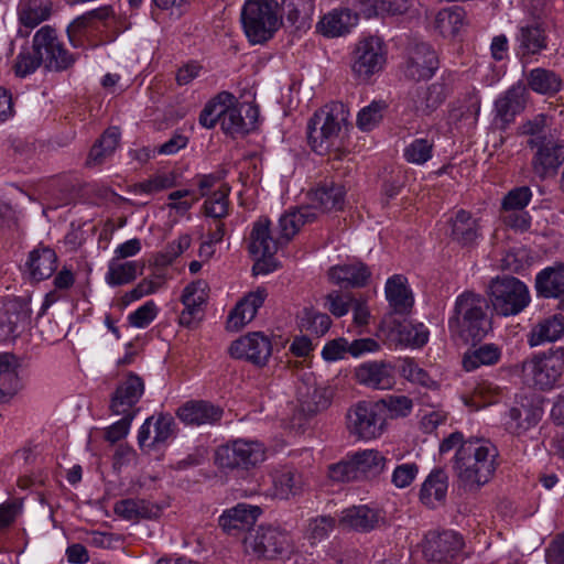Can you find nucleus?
Returning <instances> with one entry per match:
<instances>
[{
  "label": "nucleus",
  "mask_w": 564,
  "mask_h": 564,
  "mask_svg": "<svg viewBox=\"0 0 564 564\" xmlns=\"http://www.w3.org/2000/svg\"><path fill=\"white\" fill-rule=\"evenodd\" d=\"M358 23V13L350 9H334L325 14L316 28L321 34L327 37L343 36L351 31Z\"/></svg>",
  "instance_id": "obj_29"
},
{
  "label": "nucleus",
  "mask_w": 564,
  "mask_h": 564,
  "mask_svg": "<svg viewBox=\"0 0 564 564\" xmlns=\"http://www.w3.org/2000/svg\"><path fill=\"white\" fill-rule=\"evenodd\" d=\"M377 403L383 415L390 419L405 417L410 415L413 410V401L408 395L402 394H388L379 400Z\"/></svg>",
  "instance_id": "obj_53"
},
{
  "label": "nucleus",
  "mask_w": 564,
  "mask_h": 564,
  "mask_svg": "<svg viewBox=\"0 0 564 564\" xmlns=\"http://www.w3.org/2000/svg\"><path fill=\"white\" fill-rule=\"evenodd\" d=\"M485 306L480 295L471 292L460 294L448 319L449 332L466 343L481 340L490 328Z\"/></svg>",
  "instance_id": "obj_2"
},
{
  "label": "nucleus",
  "mask_w": 564,
  "mask_h": 564,
  "mask_svg": "<svg viewBox=\"0 0 564 564\" xmlns=\"http://www.w3.org/2000/svg\"><path fill=\"white\" fill-rule=\"evenodd\" d=\"M528 91L522 83L512 85L495 102L496 117L503 123L509 124L520 113L527 104Z\"/></svg>",
  "instance_id": "obj_27"
},
{
  "label": "nucleus",
  "mask_w": 564,
  "mask_h": 564,
  "mask_svg": "<svg viewBox=\"0 0 564 564\" xmlns=\"http://www.w3.org/2000/svg\"><path fill=\"white\" fill-rule=\"evenodd\" d=\"M328 476L337 482L360 480L352 455H348L345 459L330 465L328 467Z\"/></svg>",
  "instance_id": "obj_61"
},
{
  "label": "nucleus",
  "mask_w": 564,
  "mask_h": 564,
  "mask_svg": "<svg viewBox=\"0 0 564 564\" xmlns=\"http://www.w3.org/2000/svg\"><path fill=\"white\" fill-rule=\"evenodd\" d=\"M552 118L545 113H538L531 119H528L519 127L520 134L529 135L528 145L535 148L540 144L553 140L554 135L551 132Z\"/></svg>",
  "instance_id": "obj_42"
},
{
  "label": "nucleus",
  "mask_w": 564,
  "mask_h": 564,
  "mask_svg": "<svg viewBox=\"0 0 564 564\" xmlns=\"http://www.w3.org/2000/svg\"><path fill=\"white\" fill-rule=\"evenodd\" d=\"M336 525L335 518L330 516H318L307 523L305 538L312 546L324 541L333 532Z\"/></svg>",
  "instance_id": "obj_56"
},
{
  "label": "nucleus",
  "mask_w": 564,
  "mask_h": 564,
  "mask_svg": "<svg viewBox=\"0 0 564 564\" xmlns=\"http://www.w3.org/2000/svg\"><path fill=\"white\" fill-rule=\"evenodd\" d=\"M229 193L230 188L226 185H223L212 196L206 198L204 203L205 215L215 219H221L226 217L229 212Z\"/></svg>",
  "instance_id": "obj_58"
},
{
  "label": "nucleus",
  "mask_w": 564,
  "mask_h": 564,
  "mask_svg": "<svg viewBox=\"0 0 564 564\" xmlns=\"http://www.w3.org/2000/svg\"><path fill=\"white\" fill-rule=\"evenodd\" d=\"M387 62V51L383 41L377 36L360 40L352 52L351 70L360 82H368L380 73Z\"/></svg>",
  "instance_id": "obj_11"
},
{
  "label": "nucleus",
  "mask_w": 564,
  "mask_h": 564,
  "mask_svg": "<svg viewBox=\"0 0 564 564\" xmlns=\"http://www.w3.org/2000/svg\"><path fill=\"white\" fill-rule=\"evenodd\" d=\"M260 514L261 509L258 506L238 503L224 511L219 518V525L227 534L236 535L252 527Z\"/></svg>",
  "instance_id": "obj_25"
},
{
  "label": "nucleus",
  "mask_w": 564,
  "mask_h": 564,
  "mask_svg": "<svg viewBox=\"0 0 564 564\" xmlns=\"http://www.w3.org/2000/svg\"><path fill=\"white\" fill-rule=\"evenodd\" d=\"M348 110L341 102H332L317 111L308 122L307 139L312 150L325 155L340 147V132L348 120Z\"/></svg>",
  "instance_id": "obj_3"
},
{
  "label": "nucleus",
  "mask_w": 564,
  "mask_h": 564,
  "mask_svg": "<svg viewBox=\"0 0 564 564\" xmlns=\"http://www.w3.org/2000/svg\"><path fill=\"white\" fill-rule=\"evenodd\" d=\"M564 334V317L560 314L546 317L536 323L528 335L530 347L555 341Z\"/></svg>",
  "instance_id": "obj_38"
},
{
  "label": "nucleus",
  "mask_w": 564,
  "mask_h": 564,
  "mask_svg": "<svg viewBox=\"0 0 564 564\" xmlns=\"http://www.w3.org/2000/svg\"><path fill=\"white\" fill-rule=\"evenodd\" d=\"M163 286L160 276H148L142 279L132 290L123 296L126 303L138 301L147 295L156 293Z\"/></svg>",
  "instance_id": "obj_62"
},
{
  "label": "nucleus",
  "mask_w": 564,
  "mask_h": 564,
  "mask_svg": "<svg viewBox=\"0 0 564 564\" xmlns=\"http://www.w3.org/2000/svg\"><path fill=\"white\" fill-rule=\"evenodd\" d=\"M18 369L19 362L13 355H0V402L9 401L22 389Z\"/></svg>",
  "instance_id": "obj_35"
},
{
  "label": "nucleus",
  "mask_w": 564,
  "mask_h": 564,
  "mask_svg": "<svg viewBox=\"0 0 564 564\" xmlns=\"http://www.w3.org/2000/svg\"><path fill=\"white\" fill-rule=\"evenodd\" d=\"M175 185L176 175L174 172H159L148 180L133 184L131 192L134 195H153Z\"/></svg>",
  "instance_id": "obj_50"
},
{
  "label": "nucleus",
  "mask_w": 564,
  "mask_h": 564,
  "mask_svg": "<svg viewBox=\"0 0 564 564\" xmlns=\"http://www.w3.org/2000/svg\"><path fill=\"white\" fill-rule=\"evenodd\" d=\"M316 218L317 214L314 212V207L301 206L286 210L281 215L278 224L281 241L284 245L288 243L304 225L314 221Z\"/></svg>",
  "instance_id": "obj_33"
},
{
  "label": "nucleus",
  "mask_w": 564,
  "mask_h": 564,
  "mask_svg": "<svg viewBox=\"0 0 564 564\" xmlns=\"http://www.w3.org/2000/svg\"><path fill=\"white\" fill-rule=\"evenodd\" d=\"M301 325L307 332L321 337L324 336L332 326V319L326 313L305 308L301 319Z\"/></svg>",
  "instance_id": "obj_59"
},
{
  "label": "nucleus",
  "mask_w": 564,
  "mask_h": 564,
  "mask_svg": "<svg viewBox=\"0 0 564 564\" xmlns=\"http://www.w3.org/2000/svg\"><path fill=\"white\" fill-rule=\"evenodd\" d=\"M258 109L251 105L236 106L235 101L224 107L221 129L229 134L247 133L254 128Z\"/></svg>",
  "instance_id": "obj_21"
},
{
  "label": "nucleus",
  "mask_w": 564,
  "mask_h": 564,
  "mask_svg": "<svg viewBox=\"0 0 564 564\" xmlns=\"http://www.w3.org/2000/svg\"><path fill=\"white\" fill-rule=\"evenodd\" d=\"M371 276L368 267L359 261L337 264L328 270L329 280L344 288H362Z\"/></svg>",
  "instance_id": "obj_30"
},
{
  "label": "nucleus",
  "mask_w": 564,
  "mask_h": 564,
  "mask_svg": "<svg viewBox=\"0 0 564 564\" xmlns=\"http://www.w3.org/2000/svg\"><path fill=\"white\" fill-rule=\"evenodd\" d=\"M177 417L186 425H205L218 423L224 414L221 408L204 400L187 401L178 408Z\"/></svg>",
  "instance_id": "obj_22"
},
{
  "label": "nucleus",
  "mask_w": 564,
  "mask_h": 564,
  "mask_svg": "<svg viewBox=\"0 0 564 564\" xmlns=\"http://www.w3.org/2000/svg\"><path fill=\"white\" fill-rule=\"evenodd\" d=\"M448 490V476L442 468L433 469L421 485L420 501L429 509L444 505Z\"/></svg>",
  "instance_id": "obj_28"
},
{
  "label": "nucleus",
  "mask_w": 564,
  "mask_h": 564,
  "mask_svg": "<svg viewBox=\"0 0 564 564\" xmlns=\"http://www.w3.org/2000/svg\"><path fill=\"white\" fill-rule=\"evenodd\" d=\"M32 48L41 56L48 70H64L74 63V57L58 40L56 30L44 25L33 36Z\"/></svg>",
  "instance_id": "obj_12"
},
{
  "label": "nucleus",
  "mask_w": 564,
  "mask_h": 564,
  "mask_svg": "<svg viewBox=\"0 0 564 564\" xmlns=\"http://www.w3.org/2000/svg\"><path fill=\"white\" fill-rule=\"evenodd\" d=\"M29 302L20 297L4 299L0 302V343L14 339L30 317Z\"/></svg>",
  "instance_id": "obj_16"
},
{
  "label": "nucleus",
  "mask_w": 564,
  "mask_h": 564,
  "mask_svg": "<svg viewBox=\"0 0 564 564\" xmlns=\"http://www.w3.org/2000/svg\"><path fill=\"white\" fill-rule=\"evenodd\" d=\"M543 410L539 404L521 403L518 406H513L508 412V429L517 434L521 435L534 427L542 419Z\"/></svg>",
  "instance_id": "obj_34"
},
{
  "label": "nucleus",
  "mask_w": 564,
  "mask_h": 564,
  "mask_svg": "<svg viewBox=\"0 0 564 564\" xmlns=\"http://www.w3.org/2000/svg\"><path fill=\"white\" fill-rule=\"evenodd\" d=\"M144 262L138 260H119L111 258L108 262L105 281L110 286H120L133 282L142 274Z\"/></svg>",
  "instance_id": "obj_36"
},
{
  "label": "nucleus",
  "mask_w": 564,
  "mask_h": 564,
  "mask_svg": "<svg viewBox=\"0 0 564 564\" xmlns=\"http://www.w3.org/2000/svg\"><path fill=\"white\" fill-rule=\"evenodd\" d=\"M303 486L301 474L292 470L278 473L273 478L274 496L280 499H289L297 495Z\"/></svg>",
  "instance_id": "obj_52"
},
{
  "label": "nucleus",
  "mask_w": 564,
  "mask_h": 564,
  "mask_svg": "<svg viewBox=\"0 0 564 564\" xmlns=\"http://www.w3.org/2000/svg\"><path fill=\"white\" fill-rule=\"evenodd\" d=\"M451 236L462 246L474 243L479 237V226L469 212L459 209L452 218Z\"/></svg>",
  "instance_id": "obj_43"
},
{
  "label": "nucleus",
  "mask_w": 564,
  "mask_h": 564,
  "mask_svg": "<svg viewBox=\"0 0 564 564\" xmlns=\"http://www.w3.org/2000/svg\"><path fill=\"white\" fill-rule=\"evenodd\" d=\"M466 25V11L459 6L442 9L435 18L436 29L445 36L457 34Z\"/></svg>",
  "instance_id": "obj_47"
},
{
  "label": "nucleus",
  "mask_w": 564,
  "mask_h": 564,
  "mask_svg": "<svg viewBox=\"0 0 564 564\" xmlns=\"http://www.w3.org/2000/svg\"><path fill=\"white\" fill-rule=\"evenodd\" d=\"M174 419L169 414H160L152 423L153 437L150 445L159 446L165 444L174 434Z\"/></svg>",
  "instance_id": "obj_63"
},
{
  "label": "nucleus",
  "mask_w": 564,
  "mask_h": 564,
  "mask_svg": "<svg viewBox=\"0 0 564 564\" xmlns=\"http://www.w3.org/2000/svg\"><path fill=\"white\" fill-rule=\"evenodd\" d=\"M528 87L540 95H555L562 88V79L554 70L536 67L527 75Z\"/></svg>",
  "instance_id": "obj_44"
},
{
  "label": "nucleus",
  "mask_w": 564,
  "mask_h": 564,
  "mask_svg": "<svg viewBox=\"0 0 564 564\" xmlns=\"http://www.w3.org/2000/svg\"><path fill=\"white\" fill-rule=\"evenodd\" d=\"M351 455L360 480L375 478L386 469L388 459L378 449H362Z\"/></svg>",
  "instance_id": "obj_39"
},
{
  "label": "nucleus",
  "mask_w": 564,
  "mask_h": 564,
  "mask_svg": "<svg viewBox=\"0 0 564 564\" xmlns=\"http://www.w3.org/2000/svg\"><path fill=\"white\" fill-rule=\"evenodd\" d=\"M229 354L236 359L264 367L272 355V343L262 332H251L232 341Z\"/></svg>",
  "instance_id": "obj_15"
},
{
  "label": "nucleus",
  "mask_w": 564,
  "mask_h": 564,
  "mask_svg": "<svg viewBox=\"0 0 564 564\" xmlns=\"http://www.w3.org/2000/svg\"><path fill=\"white\" fill-rule=\"evenodd\" d=\"M438 67L435 51L426 43L416 44L411 48L405 63L404 74L413 80L431 78Z\"/></svg>",
  "instance_id": "obj_19"
},
{
  "label": "nucleus",
  "mask_w": 564,
  "mask_h": 564,
  "mask_svg": "<svg viewBox=\"0 0 564 564\" xmlns=\"http://www.w3.org/2000/svg\"><path fill=\"white\" fill-rule=\"evenodd\" d=\"M333 399V391L328 387L306 386L305 391L299 389V403L301 410L307 414H316L326 410Z\"/></svg>",
  "instance_id": "obj_40"
},
{
  "label": "nucleus",
  "mask_w": 564,
  "mask_h": 564,
  "mask_svg": "<svg viewBox=\"0 0 564 564\" xmlns=\"http://www.w3.org/2000/svg\"><path fill=\"white\" fill-rule=\"evenodd\" d=\"M355 379L373 390H389L395 383L394 367L383 360L366 361L356 367Z\"/></svg>",
  "instance_id": "obj_18"
},
{
  "label": "nucleus",
  "mask_w": 564,
  "mask_h": 564,
  "mask_svg": "<svg viewBox=\"0 0 564 564\" xmlns=\"http://www.w3.org/2000/svg\"><path fill=\"white\" fill-rule=\"evenodd\" d=\"M408 9V0H362L360 13L369 19L384 13L402 14Z\"/></svg>",
  "instance_id": "obj_54"
},
{
  "label": "nucleus",
  "mask_w": 564,
  "mask_h": 564,
  "mask_svg": "<svg viewBox=\"0 0 564 564\" xmlns=\"http://www.w3.org/2000/svg\"><path fill=\"white\" fill-rule=\"evenodd\" d=\"M463 536L453 531H430L422 541L424 558L431 563L451 564L463 551Z\"/></svg>",
  "instance_id": "obj_13"
},
{
  "label": "nucleus",
  "mask_w": 564,
  "mask_h": 564,
  "mask_svg": "<svg viewBox=\"0 0 564 564\" xmlns=\"http://www.w3.org/2000/svg\"><path fill=\"white\" fill-rule=\"evenodd\" d=\"M283 245L280 236L278 238L272 236L270 219L268 217L258 218L252 224L248 245V250L256 260L253 272L256 274L273 272L278 267L274 254Z\"/></svg>",
  "instance_id": "obj_10"
},
{
  "label": "nucleus",
  "mask_w": 564,
  "mask_h": 564,
  "mask_svg": "<svg viewBox=\"0 0 564 564\" xmlns=\"http://www.w3.org/2000/svg\"><path fill=\"white\" fill-rule=\"evenodd\" d=\"M236 101L235 96L229 91H221L209 100L199 115V123L207 129L216 126L217 120L221 121L224 107L230 106Z\"/></svg>",
  "instance_id": "obj_48"
},
{
  "label": "nucleus",
  "mask_w": 564,
  "mask_h": 564,
  "mask_svg": "<svg viewBox=\"0 0 564 564\" xmlns=\"http://www.w3.org/2000/svg\"><path fill=\"white\" fill-rule=\"evenodd\" d=\"M119 129L116 127L107 129L100 139L90 149L86 164L88 166H97L102 164L106 159L112 155L119 144Z\"/></svg>",
  "instance_id": "obj_45"
},
{
  "label": "nucleus",
  "mask_w": 564,
  "mask_h": 564,
  "mask_svg": "<svg viewBox=\"0 0 564 564\" xmlns=\"http://www.w3.org/2000/svg\"><path fill=\"white\" fill-rule=\"evenodd\" d=\"M388 105L383 100H373L370 105L361 108L357 115V127L362 131H371L382 120Z\"/></svg>",
  "instance_id": "obj_57"
},
{
  "label": "nucleus",
  "mask_w": 564,
  "mask_h": 564,
  "mask_svg": "<svg viewBox=\"0 0 564 564\" xmlns=\"http://www.w3.org/2000/svg\"><path fill=\"white\" fill-rule=\"evenodd\" d=\"M535 289L544 297L564 295V265L549 267L538 273Z\"/></svg>",
  "instance_id": "obj_41"
},
{
  "label": "nucleus",
  "mask_w": 564,
  "mask_h": 564,
  "mask_svg": "<svg viewBox=\"0 0 564 564\" xmlns=\"http://www.w3.org/2000/svg\"><path fill=\"white\" fill-rule=\"evenodd\" d=\"M267 459V446L258 440L236 438L219 446L215 462L221 468L249 470Z\"/></svg>",
  "instance_id": "obj_8"
},
{
  "label": "nucleus",
  "mask_w": 564,
  "mask_h": 564,
  "mask_svg": "<svg viewBox=\"0 0 564 564\" xmlns=\"http://www.w3.org/2000/svg\"><path fill=\"white\" fill-rule=\"evenodd\" d=\"M499 465V449L494 442L485 437L467 438L453 458L458 488L466 492L479 491L492 480Z\"/></svg>",
  "instance_id": "obj_1"
},
{
  "label": "nucleus",
  "mask_w": 564,
  "mask_h": 564,
  "mask_svg": "<svg viewBox=\"0 0 564 564\" xmlns=\"http://www.w3.org/2000/svg\"><path fill=\"white\" fill-rule=\"evenodd\" d=\"M41 56L32 48L21 51L14 62V73L19 77L33 74L42 65Z\"/></svg>",
  "instance_id": "obj_64"
},
{
  "label": "nucleus",
  "mask_w": 564,
  "mask_h": 564,
  "mask_svg": "<svg viewBox=\"0 0 564 564\" xmlns=\"http://www.w3.org/2000/svg\"><path fill=\"white\" fill-rule=\"evenodd\" d=\"M434 141L426 137L415 138L403 149L404 160L414 165H424L433 158Z\"/></svg>",
  "instance_id": "obj_51"
},
{
  "label": "nucleus",
  "mask_w": 564,
  "mask_h": 564,
  "mask_svg": "<svg viewBox=\"0 0 564 564\" xmlns=\"http://www.w3.org/2000/svg\"><path fill=\"white\" fill-rule=\"evenodd\" d=\"M26 267L32 280H46L57 268V256L48 247H39L30 252Z\"/></svg>",
  "instance_id": "obj_37"
},
{
  "label": "nucleus",
  "mask_w": 564,
  "mask_h": 564,
  "mask_svg": "<svg viewBox=\"0 0 564 564\" xmlns=\"http://www.w3.org/2000/svg\"><path fill=\"white\" fill-rule=\"evenodd\" d=\"M207 301L208 285L204 280H197L187 284L181 296L184 310L180 314L178 323L182 326L192 327L196 322L200 321Z\"/></svg>",
  "instance_id": "obj_17"
},
{
  "label": "nucleus",
  "mask_w": 564,
  "mask_h": 564,
  "mask_svg": "<svg viewBox=\"0 0 564 564\" xmlns=\"http://www.w3.org/2000/svg\"><path fill=\"white\" fill-rule=\"evenodd\" d=\"M488 295L494 311L500 316H513L530 303L528 286L514 276L503 275L492 279Z\"/></svg>",
  "instance_id": "obj_7"
},
{
  "label": "nucleus",
  "mask_w": 564,
  "mask_h": 564,
  "mask_svg": "<svg viewBox=\"0 0 564 564\" xmlns=\"http://www.w3.org/2000/svg\"><path fill=\"white\" fill-rule=\"evenodd\" d=\"M383 324L391 330L395 332L398 340L412 348H421L429 341L430 332L423 323L398 322L394 317L388 316L383 319Z\"/></svg>",
  "instance_id": "obj_31"
},
{
  "label": "nucleus",
  "mask_w": 564,
  "mask_h": 564,
  "mask_svg": "<svg viewBox=\"0 0 564 564\" xmlns=\"http://www.w3.org/2000/svg\"><path fill=\"white\" fill-rule=\"evenodd\" d=\"M535 148L532 159L534 173L541 178L555 175L564 162V143L553 139Z\"/></svg>",
  "instance_id": "obj_20"
},
{
  "label": "nucleus",
  "mask_w": 564,
  "mask_h": 564,
  "mask_svg": "<svg viewBox=\"0 0 564 564\" xmlns=\"http://www.w3.org/2000/svg\"><path fill=\"white\" fill-rule=\"evenodd\" d=\"M384 294L393 314L406 315L414 305V296L408 279L402 274L390 276L384 285Z\"/></svg>",
  "instance_id": "obj_24"
},
{
  "label": "nucleus",
  "mask_w": 564,
  "mask_h": 564,
  "mask_svg": "<svg viewBox=\"0 0 564 564\" xmlns=\"http://www.w3.org/2000/svg\"><path fill=\"white\" fill-rule=\"evenodd\" d=\"M243 547L247 554L258 558H281L285 560L294 551V543L291 535L279 528L259 527L248 532L243 540Z\"/></svg>",
  "instance_id": "obj_6"
},
{
  "label": "nucleus",
  "mask_w": 564,
  "mask_h": 564,
  "mask_svg": "<svg viewBox=\"0 0 564 564\" xmlns=\"http://www.w3.org/2000/svg\"><path fill=\"white\" fill-rule=\"evenodd\" d=\"M346 426L355 438L373 441L386 432L387 415L382 414L377 401H358L346 413Z\"/></svg>",
  "instance_id": "obj_9"
},
{
  "label": "nucleus",
  "mask_w": 564,
  "mask_h": 564,
  "mask_svg": "<svg viewBox=\"0 0 564 564\" xmlns=\"http://www.w3.org/2000/svg\"><path fill=\"white\" fill-rule=\"evenodd\" d=\"M501 350L495 344H485L466 352L463 358V366L466 371H473L480 366H491L500 360Z\"/></svg>",
  "instance_id": "obj_49"
},
{
  "label": "nucleus",
  "mask_w": 564,
  "mask_h": 564,
  "mask_svg": "<svg viewBox=\"0 0 564 564\" xmlns=\"http://www.w3.org/2000/svg\"><path fill=\"white\" fill-rule=\"evenodd\" d=\"M50 15V8L37 0L25 2L19 9V21L29 29H34Z\"/></svg>",
  "instance_id": "obj_55"
},
{
  "label": "nucleus",
  "mask_w": 564,
  "mask_h": 564,
  "mask_svg": "<svg viewBox=\"0 0 564 564\" xmlns=\"http://www.w3.org/2000/svg\"><path fill=\"white\" fill-rule=\"evenodd\" d=\"M383 517L378 509L367 505L351 506L341 511L339 524L357 532H370L379 528Z\"/></svg>",
  "instance_id": "obj_23"
},
{
  "label": "nucleus",
  "mask_w": 564,
  "mask_h": 564,
  "mask_svg": "<svg viewBox=\"0 0 564 564\" xmlns=\"http://www.w3.org/2000/svg\"><path fill=\"white\" fill-rule=\"evenodd\" d=\"M345 194L346 192L343 185L334 182H325L311 192V204L306 205V207H314L316 214L317 209L322 212L341 209L345 203Z\"/></svg>",
  "instance_id": "obj_32"
},
{
  "label": "nucleus",
  "mask_w": 564,
  "mask_h": 564,
  "mask_svg": "<svg viewBox=\"0 0 564 564\" xmlns=\"http://www.w3.org/2000/svg\"><path fill=\"white\" fill-rule=\"evenodd\" d=\"M282 21L275 0H247L241 9V24L250 43L261 44L270 40Z\"/></svg>",
  "instance_id": "obj_4"
},
{
  "label": "nucleus",
  "mask_w": 564,
  "mask_h": 564,
  "mask_svg": "<svg viewBox=\"0 0 564 564\" xmlns=\"http://www.w3.org/2000/svg\"><path fill=\"white\" fill-rule=\"evenodd\" d=\"M400 372L403 378L412 383L420 384L426 388L436 387V382L430 377V375L411 358L402 360L400 366Z\"/></svg>",
  "instance_id": "obj_60"
},
{
  "label": "nucleus",
  "mask_w": 564,
  "mask_h": 564,
  "mask_svg": "<svg viewBox=\"0 0 564 564\" xmlns=\"http://www.w3.org/2000/svg\"><path fill=\"white\" fill-rule=\"evenodd\" d=\"M563 372L564 350L561 348L534 354L521 364L523 383L540 391L553 389Z\"/></svg>",
  "instance_id": "obj_5"
},
{
  "label": "nucleus",
  "mask_w": 564,
  "mask_h": 564,
  "mask_svg": "<svg viewBox=\"0 0 564 564\" xmlns=\"http://www.w3.org/2000/svg\"><path fill=\"white\" fill-rule=\"evenodd\" d=\"M516 40L523 54H538L547 46L545 32L539 24L520 26Z\"/></svg>",
  "instance_id": "obj_46"
},
{
  "label": "nucleus",
  "mask_w": 564,
  "mask_h": 564,
  "mask_svg": "<svg viewBox=\"0 0 564 564\" xmlns=\"http://www.w3.org/2000/svg\"><path fill=\"white\" fill-rule=\"evenodd\" d=\"M446 98L445 84L436 82L430 86L416 87L409 93L412 109L422 116H427L437 109Z\"/></svg>",
  "instance_id": "obj_26"
},
{
  "label": "nucleus",
  "mask_w": 564,
  "mask_h": 564,
  "mask_svg": "<svg viewBox=\"0 0 564 564\" xmlns=\"http://www.w3.org/2000/svg\"><path fill=\"white\" fill-rule=\"evenodd\" d=\"M143 379L137 373L129 372L117 383L110 397L109 410L111 414H133L139 412L138 403L144 394Z\"/></svg>",
  "instance_id": "obj_14"
}]
</instances>
